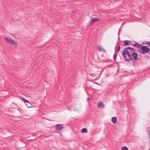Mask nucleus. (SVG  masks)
<instances>
[{
    "label": "nucleus",
    "instance_id": "nucleus-27",
    "mask_svg": "<svg viewBox=\"0 0 150 150\" xmlns=\"http://www.w3.org/2000/svg\"><path fill=\"white\" fill-rule=\"evenodd\" d=\"M94 83H95V84H98V83H95L94 82Z\"/></svg>",
    "mask_w": 150,
    "mask_h": 150
},
{
    "label": "nucleus",
    "instance_id": "nucleus-7",
    "mask_svg": "<svg viewBox=\"0 0 150 150\" xmlns=\"http://www.w3.org/2000/svg\"><path fill=\"white\" fill-rule=\"evenodd\" d=\"M131 54L133 58V60L136 61L138 59V55L137 53L135 52H133Z\"/></svg>",
    "mask_w": 150,
    "mask_h": 150
},
{
    "label": "nucleus",
    "instance_id": "nucleus-19",
    "mask_svg": "<svg viewBox=\"0 0 150 150\" xmlns=\"http://www.w3.org/2000/svg\"><path fill=\"white\" fill-rule=\"evenodd\" d=\"M148 42H149V41H144V42L143 43H142V45H143V44H147V45H148Z\"/></svg>",
    "mask_w": 150,
    "mask_h": 150
},
{
    "label": "nucleus",
    "instance_id": "nucleus-13",
    "mask_svg": "<svg viewBox=\"0 0 150 150\" xmlns=\"http://www.w3.org/2000/svg\"><path fill=\"white\" fill-rule=\"evenodd\" d=\"M116 47H117V45L115 46V48H116ZM117 53H116V49H115V53L114 54L113 56V58L115 62L116 61V60L117 58Z\"/></svg>",
    "mask_w": 150,
    "mask_h": 150
},
{
    "label": "nucleus",
    "instance_id": "nucleus-21",
    "mask_svg": "<svg viewBox=\"0 0 150 150\" xmlns=\"http://www.w3.org/2000/svg\"><path fill=\"white\" fill-rule=\"evenodd\" d=\"M89 100H90L89 98V97L88 98H87V101L89 103Z\"/></svg>",
    "mask_w": 150,
    "mask_h": 150
},
{
    "label": "nucleus",
    "instance_id": "nucleus-4",
    "mask_svg": "<svg viewBox=\"0 0 150 150\" xmlns=\"http://www.w3.org/2000/svg\"><path fill=\"white\" fill-rule=\"evenodd\" d=\"M100 21V19L97 18H92L91 21L89 23V25H92L95 22H97Z\"/></svg>",
    "mask_w": 150,
    "mask_h": 150
},
{
    "label": "nucleus",
    "instance_id": "nucleus-8",
    "mask_svg": "<svg viewBox=\"0 0 150 150\" xmlns=\"http://www.w3.org/2000/svg\"><path fill=\"white\" fill-rule=\"evenodd\" d=\"M133 42L134 43L133 44H132V46L134 47H136L137 48H140L141 45L134 41H133Z\"/></svg>",
    "mask_w": 150,
    "mask_h": 150
},
{
    "label": "nucleus",
    "instance_id": "nucleus-29",
    "mask_svg": "<svg viewBox=\"0 0 150 150\" xmlns=\"http://www.w3.org/2000/svg\"><path fill=\"white\" fill-rule=\"evenodd\" d=\"M130 51V52H132V51H131L130 50L129 51Z\"/></svg>",
    "mask_w": 150,
    "mask_h": 150
},
{
    "label": "nucleus",
    "instance_id": "nucleus-9",
    "mask_svg": "<svg viewBox=\"0 0 150 150\" xmlns=\"http://www.w3.org/2000/svg\"><path fill=\"white\" fill-rule=\"evenodd\" d=\"M55 126V129L57 130H61L62 129H63L64 126H63V125H61V124H57Z\"/></svg>",
    "mask_w": 150,
    "mask_h": 150
},
{
    "label": "nucleus",
    "instance_id": "nucleus-26",
    "mask_svg": "<svg viewBox=\"0 0 150 150\" xmlns=\"http://www.w3.org/2000/svg\"><path fill=\"white\" fill-rule=\"evenodd\" d=\"M136 64V63H135V62H134L133 63V65H135V64Z\"/></svg>",
    "mask_w": 150,
    "mask_h": 150
},
{
    "label": "nucleus",
    "instance_id": "nucleus-5",
    "mask_svg": "<svg viewBox=\"0 0 150 150\" xmlns=\"http://www.w3.org/2000/svg\"><path fill=\"white\" fill-rule=\"evenodd\" d=\"M5 39L7 41L12 43V44L16 45V43L11 38L5 37Z\"/></svg>",
    "mask_w": 150,
    "mask_h": 150
},
{
    "label": "nucleus",
    "instance_id": "nucleus-10",
    "mask_svg": "<svg viewBox=\"0 0 150 150\" xmlns=\"http://www.w3.org/2000/svg\"><path fill=\"white\" fill-rule=\"evenodd\" d=\"M97 48L98 49L99 51H100L106 52V51L104 49L103 47H101L100 46H98Z\"/></svg>",
    "mask_w": 150,
    "mask_h": 150
},
{
    "label": "nucleus",
    "instance_id": "nucleus-30",
    "mask_svg": "<svg viewBox=\"0 0 150 150\" xmlns=\"http://www.w3.org/2000/svg\"><path fill=\"white\" fill-rule=\"evenodd\" d=\"M149 150H150V148L149 149Z\"/></svg>",
    "mask_w": 150,
    "mask_h": 150
},
{
    "label": "nucleus",
    "instance_id": "nucleus-20",
    "mask_svg": "<svg viewBox=\"0 0 150 150\" xmlns=\"http://www.w3.org/2000/svg\"><path fill=\"white\" fill-rule=\"evenodd\" d=\"M133 44V43H132V42L131 41H129V45H132Z\"/></svg>",
    "mask_w": 150,
    "mask_h": 150
},
{
    "label": "nucleus",
    "instance_id": "nucleus-17",
    "mask_svg": "<svg viewBox=\"0 0 150 150\" xmlns=\"http://www.w3.org/2000/svg\"><path fill=\"white\" fill-rule=\"evenodd\" d=\"M121 150H128V149L126 146H124L122 147Z\"/></svg>",
    "mask_w": 150,
    "mask_h": 150
},
{
    "label": "nucleus",
    "instance_id": "nucleus-1",
    "mask_svg": "<svg viewBox=\"0 0 150 150\" xmlns=\"http://www.w3.org/2000/svg\"><path fill=\"white\" fill-rule=\"evenodd\" d=\"M149 48L146 46L143 45H141L139 49H138L139 50V52L142 54H145L148 53L149 50Z\"/></svg>",
    "mask_w": 150,
    "mask_h": 150
},
{
    "label": "nucleus",
    "instance_id": "nucleus-28",
    "mask_svg": "<svg viewBox=\"0 0 150 150\" xmlns=\"http://www.w3.org/2000/svg\"><path fill=\"white\" fill-rule=\"evenodd\" d=\"M141 56H142V55H139V56L140 57H141Z\"/></svg>",
    "mask_w": 150,
    "mask_h": 150
},
{
    "label": "nucleus",
    "instance_id": "nucleus-14",
    "mask_svg": "<svg viewBox=\"0 0 150 150\" xmlns=\"http://www.w3.org/2000/svg\"><path fill=\"white\" fill-rule=\"evenodd\" d=\"M124 42L125 43V46L129 45V40H126L124 41Z\"/></svg>",
    "mask_w": 150,
    "mask_h": 150
},
{
    "label": "nucleus",
    "instance_id": "nucleus-6",
    "mask_svg": "<svg viewBox=\"0 0 150 150\" xmlns=\"http://www.w3.org/2000/svg\"><path fill=\"white\" fill-rule=\"evenodd\" d=\"M20 98L21 99L22 101H23L24 103H28V105L25 104L27 107L30 108L31 107V105L29 103V101L28 100L25 99L24 98L21 97H20Z\"/></svg>",
    "mask_w": 150,
    "mask_h": 150
},
{
    "label": "nucleus",
    "instance_id": "nucleus-18",
    "mask_svg": "<svg viewBox=\"0 0 150 150\" xmlns=\"http://www.w3.org/2000/svg\"><path fill=\"white\" fill-rule=\"evenodd\" d=\"M120 45H119L117 47V53L119 52V51L120 50Z\"/></svg>",
    "mask_w": 150,
    "mask_h": 150
},
{
    "label": "nucleus",
    "instance_id": "nucleus-25",
    "mask_svg": "<svg viewBox=\"0 0 150 150\" xmlns=\"http://www.w3.org/2000/svg\"><path fill=\"white\" fill-rule=\"evenodd\" d=\"M145 57H146V58L147 59H149V57L148 56H145Z\"/></svg>",
    "mask_w": 150,
    "mask_h": 150
},
{
    "label": "nucleus",
    "instance_id": "nucleus-12",
    "mask_svg": "<svg viewBox=\"0 0 150 150\" xmlns=\"http://www.w3.org/2000/svg\"><path fill=\"white\" fill-rule=\"evenodd\" d=\"M111 121L114 124L116 123L117 122V119L116 117H113L112 118Z\"/></svg>",
    "mask_w": 150,
    "mask_h": 150
},
{
    "label": "nucleus",
    "instance_id": "nucleus-24",
    "mask_svg": "<svg viewBox=\"0 0 150 150\" xmlns=\"http://www.w3.org/2000/svg\"><path fill=\"white\" fill-rule=\"evenodd\" d=\"M119 34H120V30H119V32L118 33V39H119Z\"/></svg>",
    "mask_w": 150,
    "mask_h": 150
},
{
    "label": "nucleus",
    "instance_id": "nucleus-16",
    "mask_svg": "<svg viewBox=\"0 0 150 150\" xmlns=\"http://www.w3.org/2000/svg\"><path fill=\"white\" fill-rule=\"evenodd\" d=\"M81 132L82 133H85L87 132V129L86 128H83L81 130Z\"/></svg>",
    "mask_w": 150,
    "mask_h": 150
},
{
    "label": "nucleus",
    "instance_id": "nucleus-22",
    "mask_svg": "<svg viewBox=\"0 0 150 150\" xmlns=\"http://www.w3.org/2000/svg\"><path fill=\"white\" fill-rule=\"evenodd\" d=\"M120 62H119V63H120V62H121L122 61V57L121 56H120Z\"/></svg>",
    "mask_w": 150,
    "mask_h": 150
},
{
    "label": "nucleus",
    "instance_id": "nucleus-23",
    "mask_svg": "<svg viewBox=\"0 0 150 150\" xmlns=\"http://www.w3.org/2000/svg\"><path fill=\"white\" fill-rule=\"evenodd\" d=\"M148 45H147L148 46H150V42L149 41V42L148 43Z\"/></svg>",
    "mask_w": 150,
    "mask_h": 150
},
{
    "label": "nucleus",
    "instance_id": "nucleus-2",
    "mask_svg": "<svg viewBox=\"0 0 150 150\" xmlns=\"http://www.w3.org/2000/svg\"><path fill=\"white\" fill-rule=\"evenodd\" d=\"M132 52H130L125 55V57L123 56V58L125 61L126 62H129L130 61L133 60V58L132 56Z\"/></svg>",
    "mask_w": 150,
    "mask_h": 150
},
{
    "label": "nucleus",
    "instance_id": "nucleus-3",
    "mask_svg": "<svg viewBox=\"0 0 150 150\" xmlns=\"http://www.w3.org/2000/svg\"><path fill=\"white\" fill-rule=\"evenodd\" d=\"M129 47H127L123 49V51L122 52V57L123 56L125 57V55L130 52V51L128 50H129Z\"/></svg>",
    "mask_w": 150,
    "mask_h": 150
},
{
    "label": "nucleus",
    "instance_id": "nucleus-11",
    "mask_svg": "<svg viewBox=\"0 0 150 150\" xmlns=\"http://www.w3.org/2000/svg\"><path fill=\"white\" fill-rule=\"evenodd\" d=\"M104 107V105L102 102H100L98 104V107L100 109L103 108Z\"/></svg>",
    "mask_w": 150,
    "mask_h": 150
},
{
    "label": "nucleus",
    "instance_id": "nucleus-15",
    "mask_svg": "<svg viewBox=\"0 0 150 150\" xmlns=\"http://www.w3.org/2000/svg\"><path fill=\"white\" fill-rule=\"evenodd\" d=\"M129 50L132 51V53L135 52L136 50L135 48L129 47Z\"/></svg>",
    "mask_w": 150,
    "mask_h": 150
}]
</instances>
